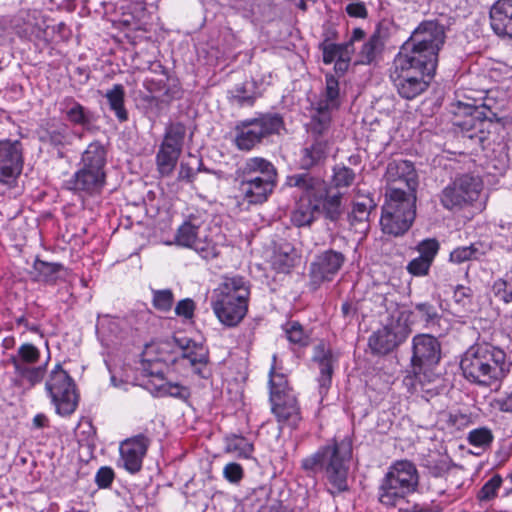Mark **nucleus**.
Wrapping results in <instances>:
<instances>
[{
    "instance_id": "8",
    "label": "nucleus",
    "mask_w": 512,
    "mask_h": 512,
    "mask_svg": "<svg viewBox=\"0 0 512 512\" xmlns=\"http://www.w3.org/2000/svg\"><path fill=\"white\" fill-rule=\"evenodd\" d=\"M178 337L153 341L145 345L140 359V368L144 375L159 378L164 367L177 365Z\"/></svg>"
},
{
    "instance_id": "19",
    "label": "nucleus",
    "mask_w": 512,
    "mask_h": 512,
    "mask_svg": "<svg viewBox=\"0 0 512 512\" xmlns=\"http://www.w3.org/2000/svg\"><path fill=\"white\" fill-rule=\"evenodd\" d=\"M248 301L242 296L229 299L228 292L220 293V298H212L211 306L218 320L227 327L237 326L248 312Z\"/></svg>"
},
{
    "instance_id": "57",
    "label": "nucleus",
    "mask_w": 512,
    "mask_h": 512,
    "mask_svg": "<svg viewBox=\"0 0 512 512\" xmlns=\"http://www.w3.org/2000/svg\"><path fill=\"white\" fill-rule=\"evenodd\" d=\"M432 262L418 256L411 260L407 265V271L413 276L422 277L429 273Z\"/></svg>"
},
{
    "instance_id": "32",
    "label": "nucleus",
    "mask_w": 512,
    "mask_h": 512,
    "mask_svg": "<svg viewBox=\"0 0 512 512\" xmlns=\"http://www.w3.org/2000/svg\"><path fill=\"white\" fill-rule=\"evenodd\" d=\"M228 292L229 299L236 300V297L242 296L243 301H248L250 298V284L242 276H225L221 283L213 291L212 298H220V293Z\"/></svg>"
},
{
    "instance_id": "11",
    "label": "nucleus",
    "mask_w": 512,
    "mask_h": 512,
    "mask_svg": "<svg viewBox=\"0 0 512 512\" xmlns=\"http://www.w3.org/2000/svg\"><path fill=\"white\" fill-rule=\"evenodd\" d=\"M441 358V346L437 338L429 334H419L412 340L411 367L415 377L422 382L430 381V371Z\"/></svg>"
},
{
    "instance_id": "24",
    "label": "nucleus",
    "mask_w": 512,
    "mask_h": 512,
    "mask_svg": "<svg viewBox=\"0 0 512 512\" xmlns=\"http://www.w3.org/2000/svg\"><path fill=\"white\" fill-rule=\"evenodd\" d=\"M385 195L382 212L406 214L408 209L416 212V190H405L400 186L388 187Z\"/></svg>"
},
{
    "instance_id": "61",
    "label": "nucleus",
    "mask_w": 512,
    "mask_h": 512,
    "mask_svg": "<svg viewBox=\"0 0 512 512\" xmlns=\"http://www.w3.org/2000/svg\"><path fill=\"white\" fill-rule=\"evenodd\" d=\"M224 477L232 483L239 482L243 477V469L240 464L229 463L224 467Z\"/></svg>"
},
{
    "instance_id": "27",
    "label": "nucleus",
    "mask_w": 512,
    "mask_h": 512,
    "mask_svg": "<svg viewBox=\"0 0 512 512\" xmlns=\"http://www.w3.org/2000/svg\"><path fill=\"white\" fill-rule=\"evenodd\" d=\"M237 177L243 179H268L276 183L277 172L273 164L261 157L249 158L237 170Z\"/></svg>"
},
{
    "instance_id": "36",
    "label": "nucleus",
    "mask_w": 512,
    "mask_h": 512,
    "mask_svg": "<svg viewBox=\"0 0 512 512\" xmlns=\"http://www.w3.org/2000/svg\"><path fill=\"white\" fill-rule=\"evenodd\" d=\"M110 373V383L113 387L126 391L128 382L127 363L125 357L112 355L105 360Z\"/></svg>"
},
{
    "instance_id": "25",
    "label": "nucleus",
    "mask_w": 512,
    "mask_h": 512,
    "mask_svg": "<svg viewBox=\"0 0 512 512\" xmlns=\"http://www.w3.org/2000/svg\"><path fill=\"white\" fill-rule=\"evenodd\" d=\"M489 14L494 33L501 38L512 39V0H497Z\"/></svg>"
},
{
    "instance_id": "31",
    "label": "nucleus",
    "mask_w": 512,
    "mask_h": 512,
    "mask_svg": "<svg viewBox=\"0 0 512 512\" xmlns=\"http://www.w3.org/2000/svg\"><path fill=\"white\" fill-rule=\"evenodd\" d=\"M422 466L431 476L441 478L454 467V464L446 450H429L422 458Z\"/></svg>"
},
{
    "instance_id": "42",
    "label": "nucleus",
    "mask_w": 512,
    "mask_h": 512,
    "mask_svg": "<svg viewBox=\"0 0 512 512\" xmlns=\"http://www.w3.org/2000/svg\"><path fill=\"white\" fill-rule=\"evenodd\" d=\"M253 444L243 436L230 435L225 439V450L237 457L249 458L253 452Z\"/></svg>"
},
{
    "instance_id": "4",
    "label": "nucleus",
    "mask_w": 512,
    "mask_h": 512,
    "mask_svg": "<svg viewBox=\"0 0 512 512\" xmlns=\"http://www.w3.org/2000/svg\"><path fill=\"white\" fill-rule=\"evenodd\" d=\"M445 28L434 20L423 21L401 46L425 60L426 65L437 67L438 53L445 43Z\"/></svg>"
},
{
    "instance_id": "60",
    "label": "nucleus",
    "mask_w": 512,
    "mask_h": 512,
    "mask_svg": "<svg viewBox=\"0 0 512 512\" xmlns=\"http://www.w3.org/2000/svg\"><path fill=\"white\" fill-rule=\"evenodd\" d=\"M194 310L195 304L189 298L180 300L175 307V313L185 319H191L194 315Z\"/></svg>"
},
{
    "instance_id": "18",
    "label": "nucleus",
    "mask_w": 512,
    "mask_h": 512,
    "mask_svg": "<svg viewBox=\"0 0 512 512\" xmlns=\"http://www.w3.org/2000/svg\"><path fill=\"white\" fill-rule=\"evenodd\" d=\"M407 48H400V51L395 56L392 65L389 70V77L392 83H394L395 74L399 78L407 79L410 77H416L420 75L433 76L436 67L426 65L425 60L408 52Z\"/></svg>"
},
{
    "instance_id": "15",
    "label": "nucleus",
    "mask_w": 512,
    "mask_h": 512,
    "mask_svg": "<svg viewBox=\"0 0 512 512\" xmlns=\"http://www.w3.org/2000/svg\"><path fill=\"white\" fill-rule=\"evenodd\" d=\"M209 353L207 348L188 337H178L177 364L182 367H190L201 378L209 377L207 367Z\"/></svg>"
},
{
    "instance_id": "52",
    "label": "nucleus",
    "mask_w": 512,
    "mask_h": 512,
    "mask_svg": "<svg viewBox=\"0 0 512 512\" xmlns=\"http://www.w3.org/2000/svg\"><path fill=\"white\" fill-rule=\"evenodd\" d=\"M287 339L294 344L301 346L308 344V335L298 322H289L284 327Z\"/></svg>"
},
{
    "instance_id": "7",
    "label": "nucleus",
    "mask_w": 512,
    "mask_h": 512,
    "mask_svg": "<svg viewBox=\"0 0 512 512\" xmlns=\"http://www.w3.org/2000/svg\"><path fill=\"white\" fill-rule=\"evenodd\" d=\"M40 357L39 348L32 343H23L18 347L17 353L10 356L9 362L13 365L14 374L21 385L32 388L43 381L50 356L43 364L37 365Z\"/></svg>"
},
{
    "instance_id": "23",
    "label": "nucleus",
    "mask_w": 512,
    "mask_h": 512,
    "mask_svg": "<svg viewBox=\"0 0 512 512\" xmlns=\"http://www.w3.org/2000/svg\"><path fill=\"white\" fill-rule=\"evenodd\" d=\"M238 181L239 196L248 204H261L265 202L272 193L276 183L268 179H243Z\"/></svg>"
},
{
    "instance_id": "29",
    "label": "nucleus",
    "mask_w": 512,
    "mask_h": 512,
    "mask_svg": "<svg viewBox=\"0 0 512 512\" xmlns=\"http://www.w3.org/2000/svg\"><path fill=\"white\" fill-rule=\"evenodd\" d=\"M104 170L90 167H82L70 180V188L75 191L93 192L104 184Z\"/></svg>"
},
{
    "instance_id": "12",
    "label": "nucleus",
    "mask_w": 512,
    "mask_h": 512,
    "mask_svg": "<svg viewBox=\"0 0 512 512\" xmlns=\"http://www.w3.org/2000/svg\"><path fill=\"white\" fill-rule=\"evenodd\" d=\"M174 242L178 246L193 249L204 259H213L219 254L217 245L203 234L200 221L195 217H190L178 227Z\"/></svg>"
},
{
    "instance_id": "10",
    "label": "nucleus",
    "mask_w": 512,
    "mask_h": 512,
    "mask_svg": "<svg viewBox=\"0 0 512 512\" xmlns=\"http://www.w3.org/2000/svg\"><path fill=\"white\" fill-rule=\"evenodd\" d=\"M282 126L283 120L278 114H264L244 121L236 127L235 145L240 150L249 151L263 138L278 133Z\"/></svg>"
},
{
    "instance_id": "2",
    "label": "nucleus",
    "mask_w": 512,
    "mask_h": 512,
    "mask_svg": "<svg viewBox=\"0 0 512 512\" xmlns=\"http://www.w3.org/2000/svg\"><path fill=\"white\" fill-rule=\"evenodd\" d=\"M351 457L352 442L346 437L340 441L334 440L332 444L326 445L314 454L305 457L301 461V467L311 474L323 469L332 486L333 490L331 492L339 493L348 489L347 475Z\"/></svg>"
},
{
    "instance_id": "9",
    "label": "nucleus",
    "mask_w": 512,
    "mask_h": 512,
    "mask_svg": "<svg viewBox=\"0 0 512 512\" xmlns=\"http://www.w3.org/2000/svg\"><path fill=\"white\" fill-rule=\"evenodd\" d=\"M482 186L480 178L460 175L443 188L439 195L440 203L447 210H460L478 199Z\"/></svg>"
},
{
    "instance_id": "17",
    "label": "nucleus",
    "mask_w": 512,
    "mask_h": 512,
    "mask_svg": "<svg viewBox=\"0 0 512 512\" xmlns=\"http://www.w3.org/2000/svg\"><path fill=\"white\" fill-rule=\"evenodd\" d=\"M10 28L21 39L46 41V25L41 11L37 9L19 10L9 20Z\"/></svg>"
},
{
    "instance_id": "43",
    "label": "nucleus",
    "mask_w": 512,
    "mask_h": 512,
    "mask_svg": "<svg viewBox=\"0 0 512 512\" xmlns=\"http://www.w3.org/2000/svg\"><path fill=\"white\" fill-rule=\"evenodd\" d=\"M383 42L379 33H374L370 38L363 44L359 52V63L371 64L380 55L383 49Z\"/></svg>"
},
{
    "instance_id": "50",
    "label": "nucleus",
    "mask_w": 512,
    "mask_h": 512,
    "mask_svg": "<svg viewBox=\"0 0 512 512\" xmlns=\"http://www.w3.org/2000/svg\"><path fill=\"white\" fill-rule=\"evenodd\" d=\"M185 135V128L181 124L171 125L166 132L165 139L162 145L166 147L175 148L181 151L182 142Z\"/></svg>"
},
{
    "instance_id": "3",
    "label": "nucleus",
    "mask_w": 512,
    "mask_h": 512,
    "mask_svg": "<svg viewBox=\"0 0 512 512\" xmlns=\"http://www.w3.org/2000/svg\"><path fill=\"white\" fill-rule=\"evenodd\" d=\"M419 485L416 466L408 460L394 462L388 469L379 487L378 498L387 508L402 511L406 497L415 492Z\"/></svg>"
},
{
    "instance_id": "39",
    "label": "nucleus",
    "mask_w": 512,
    "mask_h": 512,
    "mask_svg": "<svg viewBox=\"0 0 512 512\" xmlns=\"http://www.w3.org/2000/svg\"><path fill=\"white\" fill-rule=\"evenodd\" d=\"M81 160L84 167L104 170L106 163V150L104 145L100 141L90 143L83 152Z\"/></svg>"
},
{
    "instance_id": "35",
    "label": "nucleus",
    "mask_w": 512,
    "mask_h": 512,
    "mask_svg": "<svg viewBox=\"0 0 512 512\" xmlns=\"http://www.w3.org/2000/svg\"><path fill=\"white\" fill-rule=\"evenodd\" d=\"M329 145L325 140H316L301 150L299 165L301 169L309 170L324 163L328 156Z\"/></svg>"
},
{
    "instance_id": "40",
    "label": "nucleus",
    "mask_w": 512,
    "mask_h": 512,
    "mask_svg": "<svg viewBox=\"0 0 512 512\" xmlns=\"http://www.w3.org/2000/svg\"><path fill=\"white\" fill-rule=\"evenodd\" d=\"M161 383H154V392L158 397H173L186 401L190 397V390L177 382H163V378H158Z\"/></svg>"
},
{
    "instance_id": "55",
    "label": "nucleus",
    "mask_w": 512,
    "mask_h": 512,
    "mask_svg": "<svg viewBox=\"0 0 512 512\" xmlns=\"http://www.w3.org/2000/svg\"><path fill=\"white\" fill-rule=\"evenodd\" d=\"M419 256L433 263L438 251L439 242L435 238L424 239L416 247Z\"/></svg>"
},
{
    "instance_id": "1",
    "label": "nucleus",
    "mask_w": 512,
    "mask_h": 512,
    "mask_svg": "<svg viewBox=\"0 0 512 512\" xmlns=\"http://www.w3.org/2000/svg\"><path fill=\"white\" fill-rule=\"evenodd\" d=\"M511 366L505 351L489 343L470 346L460 361L463 376L484 387L500 384L510 373Z\"/></svg>"
},
{
    "instance_id": "45",
    "label": "nucleus",
    "mask_w": 512,
    "mask_h": 512,
    "mask_svg": "<svg viewBox=\"0 0 512 512\" xmlns=\"http://www.w3.org/2000/svg\"><path fill=\"white\" fill-rule=\"evenodd\" d=\"M76 134L67 125L62 124L47 132L48 142L56 148L72 145Z\"/></svg>"
},
{
    "instance_id": "54",
    "label": "nucleus",
    "mask_w": 512,
    "mask_h": 512,
    "mask_svg": "<svg viewBox=\"0 0 512 512\" xmlns=\"http://www.w3.org/2000/svg\"><path fill=\"white\" fill-rule=\"evenodd\" d=\"M272 266L278 272L287 273L294 266V256L287 251H277L272 256Z\"/></svg>"
},
{
    "instance_id": "21",
    "label": "nucleus",
    "mask_w": 512,
    "mask_h": 512,
    "mask_svg": "<svg viewBox=\"0 0 512 512\" xmlns=\"http://www.w3.org/2000/svg\"><path fill=\"white\" fill-rule=\"evenodd\" d=\"M389 187L400 186L405 190H416L418 175L410 161L394 160L387 165L385 173Z\"/></svg>"
},
{
    "instance_id": "51",
    "label": "nucleus",
    "mask_w": 512,
    "mask_h": 512,
    "mask_svg": "<svg viewBox=\"0 0 512 512\" xmlns=\"http://www.w3.org/2000/svg\"><path fill=\"white\" fill-rule=\"evenodd\" d=\"M269 384H270V399L273 398V393L278 392V394H288L293 393L291 389L288 387L287 379L284 374L277 373L275 368L272 367L269 374Z\"/></svg>"
},
{
    "instance_id": "44",
    "label": "nucleus",
    "mask_w": 512,
    "mask_h": 512,
    "mask_svg": "<svg viewBox=\"0 0 512 512\" xmlns=\"http://www.w3.org/2000/svg\"><path fill=\"white\" fill-rule=\"evenodd\" d=\"M124 97V87L120 84L114 85L113 88L108 90L106 93L110 109L114 111L116 117L120 121H125L127 119V113L124 108Z\"/></svg>"
},
{
    "instance_id": "28",
    "label": "nucleus",
    "mask_w": 512,
    "mask_h": 512,
    "mask_svg": "<svg viewBox=\"0 0 512 512\" xmlns=\"http://www.w3.org/2000/svg\"><path fill=\"white\" fill-rule=\"evenodd\" d=\"M313 360L318 363L320 369V376L318 377V389L319 394L323 399L324 395L327 394L332 382L334 362L333 355L331 351L325 347L324 344H319L315 347Z\"/></svg>"
},
{
    "instance_id": "16",
    "label": "nucleus",
    "mask_w": 512,
    "mask_h": 512,
    "mask_svg": "<svg viewBox=\"0 0 512 512\" xmlns=\"http://www.w3.org/2000/svg\"><path fill=\"white\" fill-rule=\"evenodd\" d=\"M24 165L21 142L0 140V183L12 185L21 175Z\"/></svg>"
},
{
    "instance_id": "13",
    "label": "nucleus",
    "mask_w": 512,
    "mask_h": 512,
    "mask_svg": "<svg viewBox=\"0 0 512 512\" xmlns=\"http://www.w3.org/2000/svg\"><path fill=\"white\" fill-rule=\"evenodd\" d=\"M339 101V82L333 75H326L325 89L316 103L315 114L312 115L310 131L315 135L324 134L331 123V114L337 110Z\"/></svg>"
},
{
    "instance_id": "37",
    "label": "nucleus",
    "mask_w": 512,
    "mask_h": 512,
    "mask_svg": "<svg viewBox=\"0 0 512 512\" xmlns=\"http://www.w3.org/2000/svg\"><path fill=\"white\" fill-rule=\"evenodd\" d=\"M373 199L369 196H362L353 201L352 211L349 214L351 225H364L369 221L370 213L375 208Z\"/></svg>"
},
{
    "instance_id": "64",
    "label": "nucleus",
    "mask_w": 512,
    "mask_h": 512,
    "mask_svg": "<svg viewBox=\"0 0 512 512\" xmlns=\"http://www.w3.org/2000/svg\"><path fill=\"white\" fill-rule=\"evenodd\" d=\"M497 408L506 413H512V389L506 392L502 397L496 399Z\"/></svg>"
},
{
    "instance_id": "56",
    "label": "nucleus",
    "mask_w": 512,
    "mask_h": 512,
    "mask_svg": "<svg viewBox=\"0 0 512 512\" xmlns=\"http://www.w3.org/2000/svg\"><path fill=\"white\" fill-rule=\"evenodd\" d=\"M493 435L488 428L472 430L468 435V441L473 446L482 447L492 442Z\"/></svg>"
},
{
    "instance_id": "30",
    "label": "nucleus",
    "mask_w": 512,
    "mask_h": 512,
    "mask_svg": "<svg viewBox=\"0 0 512 512\" xmlns=\"http://www.w3.org/2000/svg\"><path fill=\"white\" fill-rule=\"evenodd\" d=\"M304 193L291 215V221L297 227L310 226L314 222L316 214L320 212L319 203L314 201L310 193Z\"/></svg>"
},
{
    "instance_id": "38",
    "label": "nucleus",
    "mask_w": 512,
    "mask_h": 512,
    "mask_svg": "<svg viewBox=\"0 0 512 512\" xmlns=\"http://www.w3.org/2000/svg\"><path fill=\"white\" fill-rule=\"evenodd\" d=\"M150 440L144 434L130 438V473L141 469L142 460L146 455Z\"/></svg>"
},
{
    "instance_id": "5",
    "label": "nucleus",
    "mask_w": 512,
    "mask_h": 512,
    "mask_svg": "<svg viewBox=\"0 0 512 512\" xmlns=\"http://www.w3.org/2000/svg\"><path fill=\"white\" fill-rule=\"evenodd\" d=\"M288 184L310 193L314 201L319 203L320 212L330 221L335 222L342 216V193L332 192L322 178L308 173L297 174L288 178Z\"/></svg>"
},
{
    "instance_id": "59",
    "label": "nucleus",
    "mask_w": 512,
    "mask_h": 512,
    "mask_svg": "<svg viewBox=\"0 0 512 512\" xmlns=\"http://www.w3.org/2000/svg\"><path fill=\"white\" fill-rule=\"evenodd\" d=\"M344 55V49L340 45L328 44L323 48V62L325 64H331L337 61L341 56Z\"/></svg>"
},
{
    "instance_id": "58",
    "label": "nucleus",
    "mask_w": 512,
    "mask_h": 512,
    "mask_svg": "<svg viewBox=\"0 0 512 512\" xmlns=\"http://www.w3.org/2000/svg\"><path fill=\"white\" fill-rule=\"evenodd\" d=\"M508 280L498 279L494 282L492 290L496 297L505 303L512 302V295L509 293Z\"/></svg>"
},
{
    "instance_id": "53",
    "label": "nucleus",
    "mask_w": 512,
    "mask_h": 512,
    "mask_svg": "<svg viewBox=\"0 0 512 512\" xmlns=\"http://www.w3.org/2000/svg\"><path fill=\"white\" fill-rule=\"evenodd\" d=\"M174 302V295L170 289L153 291V306L161 312L171 310Z\"/></svg>"
},
{
    "instance_id": "47",
    "label": "nucleus",
    "mask_w": 512,
    "mask_h": 512,
    "mask_svg": "<svg viewBox=\"0 0 512 512\" xmlns=\"http://www.w3.org/2000/svg\"><path fill=\"white\" fill-rule=\"evenodd\" d=\"M503 482L502 477L499 474L493 475L478 491L477 499L481 502L490 501L497 496V492Z\"/></svg>"
},
{
    "instance_id": "63",
    "label": "nucleus",
    "mask_w": 512,
    "mask_h": 512,
    "mask_svg": "<svg viewBox=\"0 0 512 512\" xmlns=\"http://www.w3.org/2000/svg\"><path fill=\"white\" fill-rule=\"evenodd\" d=\"M345 10L349 16L356 18H366L368 14L365 4L359 1L348 4Z\"/></svg>"
},
{
    "instance_id": "33",
    "label": "nucleus",
    "mask_w": 512,
    "mask_h": 512,
    "mask_svg": "<svg viewBox=\"0 0 512 512\" xmlns=\"http://www.w3.org/2000/svg\"><path fill=\"white\" fill-rule=\"evenodd\" d=\"M416 212L408 211L406 214H398V213H384L382 212V216L380 219V224L382 226V230L384 233L399 236L404 234L412 225L415 219Z\"/></svg>"
},
{
    "instance_id": "22",
    "label": "nucleus",
    "mask_w": 512,
    "mask_h": 512,
    "mask_svg": "<svg viewBox=\"0 0 512 512\" xmlns=\"http://www.w3.org/2000/svg\"><path fill=\"white\" fill-rule=\"evenodd\" d=\"M59 111L68 122L82 127L85 131H91L95 127L96 116L94 112L71 96H67L59 102Z\"/></svg>"
},
{
    "instance_id": "46",
    "label": "nucleus",
    "mask_w": 512,
    "mask_h": 512,
    "mask_svg": "<svg viewBox=\"0 0 512 512\" xmlns=\"http://www.w3.org/2000/svg\"><path fill=\"white\" fill-rule=\"evenodd\" d=\"M356 178L355 172L344 165H336L333 168L332 185L334 188L340 189L351 186Z\"/></svg>"
},
{
    "instance_id": "20",
    "label": "nucleus",
    "mask_w": 512,
    "mask_h": 512,
    "mask_svg": "<svg viewBox=\"0 0 512 512\" xmlns=\"http://www.w3.org/2000/svg\"><path fill=\"white\" fill-rule=\"evenodd\" d=\"M345 261L341 252L327 250L321 253L311 264L310 273L315 284L330 281L338 273Z\"/></svg>"
},
{
    "instance_id": "49",
    "label": "nucleus",
    "mask_w": 512,
    "mask_h": 512,
    "mask_svg": "<svg viewBox=\"0 0 512 512\" xmlns=\"http://www.w3.org/2000/svg\"><path fill=\"white\" fill-rule=\"evenodd\" d=\"M59 263H50L37 259L34 268L45 282H55L58 272L62 269Z\"/></svg>"
},
{
    "instance_id": "62",
    "label": "nucleus",
    "mask_w": 512,
    "mask_h": 512,
    "mask_svg": "<svg viewBox=\"0 0 512 512\" xmlns=\"http://www.w3.org/2000/svg\"><path fill=\"white\" fill-rule=\"evenodd\" d=\"M114 478V472L109 467H101L95 476V482L100 488H107Z\"/></svg>"
},
{
    "instance_id": "34",
    "label": "nucleus",
    "mask_w": 512,
    "mask_h": 512,
    "mask_svg": "<svg viewBox=\"0 0 512 512\" xmlns=\"http://www.w3.org/2000/svg\"><path fill=\"white\" fill-rule=\"evenodd\" d=\"M431 77L432 76L428 75H420V77L414 76L403 79V77L399 78L398 75L395 74L393 85L402 98L411 100L427 90Z\"/></svg>"
},
{
    "instance_id": "26",
    "label": "nucleus",
    "mask_w": 512,
    "mask_h": 512,
    "mask_svg": "<svg viewBox=\"0 0 512 512\" xmlns=\"http://www.w3.org/2000/svg\"><path fill=\"white\" fill-rule=\"evenodd\" d=\"M272 412L279 422L295 426L300 420V411L294 393L278 394L273 393Z\"/></svg>"
},
{
    "instance_id": "14",
    "label": "nucleus",
    "mask_w": 512,
    "mask_h": 512,
    "mask_svg": "<svg viewBox=\"0 0 512 512\" xmlns=\"http://www.w3.org/2000/svg\"><path fill=\"white\" fill-rule=\"evenodd\" d=\"M409 328L400 316L392 315L387 323L369 337V347L375 354H387L409 335Z\"/></svg>"
},
{
    "instance_id": "41",
    "label": "nucleus",
    "mask_w": 512,
    "mask_h": 512,
    "mask_svg": "<svg viewBox=\"0 0 512 512\" xmlns=\"http://www.w3.org/2000/svg\"><path fill=\"white\" fill-rule=\"evenodd\" d=\"M181 151L161 145L157 154L158 170L163 176L170 175L175 168Z\"/></svg>"
},
{
    "instance_id": "48",
    "label": "nucleus",
    "mask_w": 512,
    "mask_h": 512,
    "mask_svg": "<svg viewBox=\"0 0 512 512\" xmlns=\"http://www.w3.org/2000/svg\"><path fill=\"white\" fill-rule=\"evenodd\" d=\"M483 254V252L479 251L476 244H471L470 246H463L454 249L450 254V260L454 263L460 264L472 259H478Z\"/></svg>"
},
{
    "instance_id": "6",
    "label": "nucleus",
    "mask_w": 512,
    "mask_h": 512,
    "mask_svg": "<svg viewBox=\"0 0 512 512\" xmlns=\"http://www.w3.org/2000/svg\"><path fill=\"white\" fill-rule=\"evenodd\" d=\"M45 390L55 406L57 414L69 416L75 412L79 402L76 384L61 364H56L50 371L45 383Z\"/></svg>"
}]
</instances>
